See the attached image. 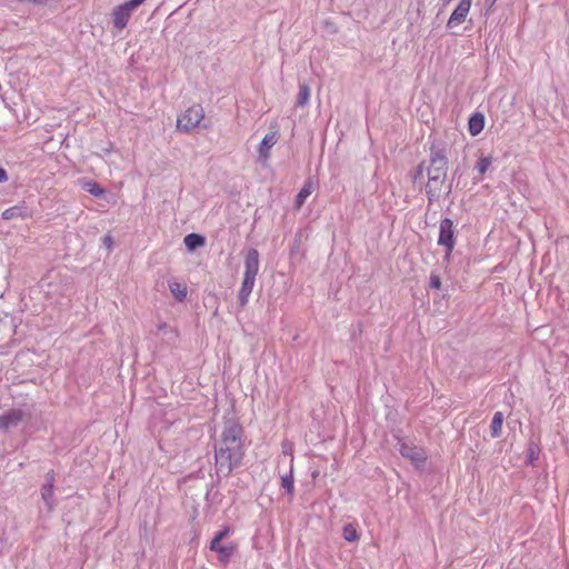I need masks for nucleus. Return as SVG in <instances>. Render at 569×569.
<instances>
[{
	"mask_svg": "<svg viewBox=\"0 0 569 569\" xmlns=\"http://www.w3.org/2000/svg\"><path fill=\"white\" fill-rule=\"evenodd\" d=\"M183 242L189 251H194L196 249L204 246L206 239L199 233H189L184 237Z\"/></svg>",
	"mask_w": 569,
	"mask_h": 569,
	"instance_id": "2eb2a0df",
	"label": "nucleus"
},
{
	"mask_svg": "<svg viewBox=\"0 0 569 569\" xmlns=\"http://www.w3.org/2000/svg\"><path fill=\"white\" fill-rule=\"evenodd\" d=\"M428 182L426 184V193L429 202H435L440 197L441 187L447 178V170L441 168H426Z\"/></svg>",
	"mask_w": 569,
	"mask_h": 569,
	"instance_id": "f03ea898",
	"label": "nucleus"
},
{
	"mask_svg": "<svg viewBox=\"0 0 569 569\" xmlns=\"http://www.w3.org/2000/svg\"><path fill=\"white\" fill-rule=\"evenodd\" d=\"M41 497L49 509H51L53 506V485L44 483L41 488Z\"/></svg>",
	"mask_w": 569,
	"mask_h": 569,
	"instance_id": "4be33fe9",
	"label": "nucleus"
},
{
	"mask_svg": "<svg viewBox=\"0 0 569 569\" xmlns=\"http://www.w3.org/2000/svg\"><path fill=\"white\" fill-rule=\"evenodd\" d=\"M256 278L243 276V280L238 292V301L241 307L248 303L250 293L252 292Z\"/></svg>",
	"mask_w": 569,
	"mask_h": 569,
	"instance_id": "9b49d317",
	"label": "nucleus"
},
{
	"mask_svg": "<svg viewBox=\"0 0 569 569\" xmlns=\"http://www.w3.org/2000/svg\"><path fill=\"white\" fill-rule=\"evenodd\" d=\"M538 456H539V448L533 442H530L528 446V455H527L528 462L532 465L533 461L538 459Z\"/></svg>",
	"mask_w": 569,
	"mask_h": 569,
	"instance_id": "a878e982",
	"label": "nucleus"
},
{
	"mask_svg": "<svg viewBox=\"0 0 569 569\" xmlns=\"http://www.w3.org/2000/svg\"><path fill=\"white\" fill-rule=\"evenodd\" d=\"M281 487L286 490V492L292 497L295 491V479H293V468H290V471L287 475L281 477Z\"/></svg>",
	"mask_w": 569,
	"mask_h": 569,
	"instance_id": "aec40b11",
	"label": "nucleus"
},
{
	"mask_svg": "<svg viewBox=\"0 0 569 569\" xmlns=\"http://www.w3.org/2000/svg\"><path fill=\"white\" fill-rule=\"evenodd\" d=\"M497 0H485V3L491 8L495 3H496Z\"/></svg>",
	"mask_w": 569,
	"mask_h": 569,
	"instance_id": "f704fd0d",
	"label": "nucleus"
},
{
	"mask_svg": "<svg viewBox=\"0 0 569 569\" xmlns=\"http://www.w3.org/2000/svg\"><path fill=\"white\" fill-rule=\"evenodd\" d=\"M6 181H8V173L3 168L0 167V183Z\"/></svg>",
	"mask_w": 569,
	"mask_h": 569,
	"instance_id": "473e14b6",
	"label": "nucleus"
},
{
	"mask_svg": "<svg viewBox=\"0 0 569 569\" xmlns=\"http://www.w3.org/2000/svg\"><path fill=\"white\" fill-rule=\"evenodd\" d=\"M237 549V546L234 543H228V545H223L221 548H219V550L217 551L218 556H219V560L221 562H228L229 559L232 557V555L234 553Z\"/></svg>",
	"mask_w": 569,
	"mask_h": 569,
	"instance_id": "412c9836",
	"label": "nucleus"
},
{
	"mask_svg": "<svg viewBox=\"0 0 569 569\" xmlns=\"http://www.w3.org/2000/svg\"><path fill=\"white\" fill-rule=\"evenodd\" d=\"M223 545H221V540L213 537V539L210 542V550L218 551L219 548H221Z\"/></svg>",
	"mask_w": 569,
	"mask_h": 569,
	"instance_id": "7c9ffc66",
	"label": "nucleus"
},
{
	"mask_svg": "<svg viewBox=\"0 0 569 569\" xmlns=\"http://www.w3.org/2000/svg\"><path fill=\"white\" fill-rule=\"evenodd\" d=\"M309 99H310V87L306 82H302L299 84L297 106L298 107L307 106L309 102Z\"/></svg>",
	"mask_w": 569,
	"mask_h": 569,
	"instance_id": "6ab92c4d",
	"label": "nucleus"
},
{
	"mask_svg": "<svg viewBox=\"0 0 569 569\" xmlns=\"http://www.w3.org/2000/svg\"><path fill=\"white\" fill-rule=\"evenodd\" d=\"M448 163L446 143L441 140L432 141L427 168H441V170L448 171Z\"/></svg>",
	"mask_w": 569,
	"mask_h": 569,
	"instance_id": "423d86ee",
	"label": "nucleus"
},
{
	"mask_svg": "<svg viewBox=\"0 0 569 569\" xmlns=\"http://www.w3.org/2000/svg\"><path fill=\"white\" fill-rule=\"evenodd\" d=\"M492 158L481 156L477 161L475 169L479 172L480 176L485 174L489 167L491 166Z\"/></svg>",
	"mask_w": 569,
	"mask_h": 569,
	"instance_id": "b1692460",
	"label": "nucleus"
},
{
	"mask_svg": "<svg viewBox=\"0 0 569 569\" xmlns=\"http://www.w3.org/2000/svg\"><path fill=\"white\" fill-rule=\"evenodd\" d=\"M483 127L485 116L482 113L476 112L469 118L468 129L471 136H478L483 130Z\"/></svg>",
	"mask_w": 569,
	"mask_h": 569,
	"instance_id": "4468645a",
	"label": "nucleus"
},
{
	"mask_svg": "<svg viewBox=\"0 0 569 569\" xmlns=\"http://www.w3.org/2000/svg\"><path fill=\"white\" fill-rule=\"evenodd\" d=\"M277 141H278V133L276 131L267 133L259 144V149H258L259 158L264 159V160L268 159L269 151L277 143Z\"/></svg>",
	"mask_w": 569,
	"mask_h": 569,
	"instance_id": "f8f14e48",
	"label": "nucleus"
},
{
	"mask_svg": "<svg viewBox=\"0 0 569 569\" xmlns=\"http://www.w3.org/2000/svg\"><path fill=\"white\" fill-rule=\"evenodd\" d=\"M146 0H130L118 7L112 11V23L118 30L127 27L131 13L141 6Z\"/></svg>",
	"mask_w": 569,
	"mask_h": 569,
	"instance_id": "20e7f679",
	"label": "nucleus"
},
{
	"mask_svg": "<svg viewBox=\"0 0 569 569\" xmlns=\"http://www.w3.org/2000/svg\"><path fill=\"white\" fill-rule=\"evenodd\" d=\"M103 243H104L108 248H110V247H111V244H112V239H111V237H110V236H106V237L103 238Z\"/></svg>",
	"mask_w": 569,
	"mask_h": 569,
	"instance_id": "72a5a7b5",
	"label": "nucleus"
},
{
	"mask_svg": "<svg viewBox=\"0 0 569 569\" xmlns=\"http://www.w3.org/2000/svg\"><path fill=\"white\" fill-rule=\"evenodd\" d=\"M311 192L312 183L310 181H307L296 197L295 206L297 209H300L302 207L306 199L311 194Z\"/></svg>",
	"mask_w": 569,
	"mask_h": 569,
	"instance_id": "a211bd4d",
	"label": "nucleus"
},
{
	"mask_svg": "<svg viewBox=\"0 0 569 569\" xmlns=\"http://www.w3.org/2000/svg\"><path fill=\"white\" fill-rule=\"evenodd\" d=\"M259 271V252L257 249L251 248L244 260L243 276L256 278Z\"/></svg>",
	"mask_w": 569,
	"mask_h": 569,
	"instance_id": "9d476101",
	"label": "nucleus"
},
{
	"mask_svg": "<svg viewBox=\"0 0 569 569\" xmlns=\"http://www.w3.org/2000/svg\"><path fill=\"white\" fill-rule=\"evenodd\" d=\"M203 118L204 111L201 104H193L178 117L177 128L184 132H189L198 127Z\"/></svg>",
	"mask_w": 569,
	"mask_h": 569,
	"instance_id": "7ed1b4c3",
	"label": "nucleus"
},
{
	"mask_svg": "<svg viewBox=\"0 0 569 569\" xmlns=\"http://www.w3.org/2000/svg\"><path fill=\"white\" fill-rule=\"evenodd\" d=\"M54 486V471L50 470L46 473V482Z\"/></svg>",
	"mask_w": 569,
	"mask_h": 569,
	"instance_id": "2f4dec72",
	"label": "nucleus"
},
{
	"mask_svg": "<svg viewBox=\"0 0 569 569\" xmlns=\"http://www.w3.org/2000/svg\"><path fill=\"white\" fill-rule=\"evenodd\" d=\"M451 188H452V187H451V183H450V184L448 186V191H447V193H450V192H451Z\"/></svg>",
	"mask_w": 569,
	"mask_h": 569,
	"instance_id": "c9c22d12",
	"label": "nucleus"
},
{
	"mask_svg": "<svg viewBox=\"0 0 569 569\" xmlns=\"http://www.w3.org/2000/svg\"><path fill=\"white\" fill-rule=\"evenodd\" d=\"M502 423H503V415H502V412L497 411L493 415V418H492L491 425H490V432H491L492 438L500 437Z\"/></svg>",
	"mask_w": 569,
	"mask_h": 569,
	"instance_id": "f3484780",
	"label": "nucleus"
},
{
	"mask_svg": "<svg viewBox=\"0 0 569 569\" xmlns=\"http://www.w3.org/2000/svg\"><path fill=\"white\" fill-rule=\"evenodd\" d=\"M169 289L176 300L182 302L187 298V286L177 281L169 282Z\"/></svg>",
	"mask_w": 569,
	"mask_h": 569,
	"instance_id": "dca6fc26",
	"label": "nucleus"
},
{
	"mask_svg": "<svg viewBox=\"0 0 569 569\" xmlns=\"http://www.w3.org/2000/svg\"><path fill=\"white\" fill-rule=\"evenodd\" d=\"M398 445L401 456L411 460L416 466H420L427 460L426 451L421 447L403 440H400Z\"/></svg>",
	"mask_w": 569,
	"mask_h": 569,
	"instance_id": "6e6552de",
	"label": "nucleus"
},
{
	"mask_svg": "<svg viewBox=\"0 0 569 569\" xmlns=\"http://www.w3.org/2000/svg\"><path fill=\"white\" fill-rule=\"evenodd\" d=\"M31 412L22 408H12L0 415V430L8 431L19 426Z\"/></svg>",
	"mask_w": 569,
	"mask_h": 569,
	"instance_id": "0eeeda50",
	"label": "nucleus"
},
{
	"mask_svg": "<svg viewBox=\"0 0 569 569\" xmlns=\"http://www.w3.org/2000/svg\"><path fill=\"white\" fill-rule=\"evenodd\" d=\"M343 537L349 542L358 539L357 530L352 525L348 523L343 527Z\"/></svg>",
	"mask_w": 569,
	"mask_h": 569,
	"instance_id": "393cba45",
	"label": "nucleus"
},
{
	"mask_svg": "<svg viewBox=\"0 0 569 569\" xmlns=\"http://www.w3.org/2000/svg\"><path fill=\"white\" fill-rule=\"evenodd\" d=\"M84 189L87 192L94 197H101L104 194L106 190L96 181H88L84 183Z\"/></svg>",
	"mask_w": 569,
	"mask_h": 569,
	"instance_id": "5701e85b",
	"label": "nucleus"
},
{
	"mask_svg": "<svg viewBox=\"0 0 569 569\" xmlns=\"http://www.w3.org/2000/svg\"><path fill=\"white\" fill-rule=\"evenodd\" d=\"M471 2H472V0H460V2L458 3V6L453 10V12L451 13V16L447 22V28H449V29L455 28L465 21L466 17L470 10Z\"/></svg>",
	"mask_w": 569,
	"mask_h": 569,
	"instance_id": "1a4fd4ad",
	"label": "nucleus"
},
{
	"mask_svg": "<svg viewBox=\"0 0 569 569\" xmlns=\"http://www.w3.org/2000/svg\"><path fill=\"white\" fill-rule=\"evenodd\" d=\"M158 330L162 331L164 335H169V341L174 342L177 335L167 323L159 325Z\"/></svg>",
	"mask_w": 569,
	"mask_h": 569,
	"instance_id": "bb28decb",
	"label": "nucleus"
},
{
	"mask_svg": "<svg viewBox=\"0 0 569 569\" xmlns=\"http://www.w3.org/2000/svg\"><path fill=\"white\" fill-rule=\"evenodd\" d=\"M243 428L234 419L224 421L219 442L214 446L216 473L229 477L244 457Z\"/></svg>",
	"mask_w": 569,
	"mask_h": 569,
	"instance_id": "f257e3e1",
	"label": "nucleus"
},
{
	"mask_svg": "<svg viewBox=\"0 0 569 569\" xmlns=\"http://www.w3.org/2000/svg\"><path fill=\"white\" fill-rule=\"evenodd\" d=\"M429 286L432 289H440L441 288L440 277L438 274L431 273Z\"/></svg>",
	"mask_w": 569,
	"mask_h": 569,
	"instance_id": "cd10ccee",
	"label": "nucleus"
},
{
	"mask_svg": "<svg viewBox=\"0 0 569 569\" xmlns=\"http://www.w3.org/2000/svg\"><path fill=\"white\" fill-rule=\"evenodd\" d=\"M28 216H29L28 208L24 206V203H20V204L10 207L2 212V219H4V220L26 218Z\"/></svg>",
	"mask_w": 569,
	"mask_h": 569,
	"instance_id": "ddd939ff",
	"label": "nucleus"
},
{
	"mask_svg": "<svg viewBox=\"0 0 569 569\" xmlns=\"http://www.w3.org/2000/svg\"><path fill=\"white\" fill-rule=\"evenodd\" d=\"M230 533V528L229 527H224L222 530L218 531L216 535H214V538L219 539V540H223L224 538H227Z\"/></svg>",
	"mask_w": 569,
	"mask_h": 569,
	"instance_id": "c756f323",
	"label": "nucleus"
},
{
	"mask_svg": "<svg viewBox=\"0 0 569 569\" xmlns=\"http://www.w3.org/2000/svg\"><path fill=\"white\" fill-rule=\"evenodd\" d=\"M427 167H425V161L419 163L416 168V172L413 176V182H416L418 179H421L423 177V171Z\"/></svg>",
	"mask_w": 569,
	"mask_h": 569,
	"instance_id": "c85d7f7f",
	"label": "nucleus"
},
{
	"mask_svg": "<svg viewBox=\"0 0 569 569\" xmlns=\"http://www.w3.org/2000/svg\"><path fill=\"white\" fill-rule=\"evenodd\" d=\"M438 244L445 247L446 258H449L456 244V229L449 218H443L440 221Z\"/></svg>",
	"mask_w": 569,
	"mask_h": 569,
	"instance_id": "39448f33",
	"label": "nucleus"
}]
</instances>
